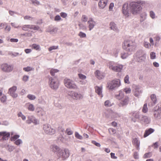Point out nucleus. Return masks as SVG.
Returning a JSON list of instances; mask_svg holds the SVG:
<instances>
[{"label": "nucleus", "instance_id": "nucleus-5", "mask_svg": "<svg viewBox=\"0 0 161 161\" xmlns=\"http://www.w3.org/2000/svg\"><path fill=\"white\" fill-rule=\"evenodd\" d=\"M64 83L65 86L69 89L74 90L78 89V86L74 81L65 78L64 80Z\"/></svg>", "mask_w": 161, "mask_h": 161}, {"label": "nucleus", "instance_id": "nucleus-59", "mask_svg": "<svg viewBox=\"0 0 161 161\" xmlns=\"http://www.w3.org/2000/svg\"><path fill=\"white\" fill-rule=\"evenodd\" d=\"M150 17L154 19L155 18V15L153 11H151L150 12Z\"/></svg>", "mask_w": 161, "mask_h": 161}, {"label": "nucleus", "instance_id": "nucleus-62", "mask_svg": "<svg viewBox=\"0 0 161 161\" xmlns=\"http://www.w3.org/2000/svg\"><path fill=\"white\" fill-rule=\"evenodd\" d=\"M60 15L63 18H66L67 16V14L64 12H61L60 13Z\"/></svg>", "mask_w": 161, "mask_h": 161}, {"label": "nucleus", "instance_id": "nucleus-35", "mask_svg": "<svg viewBox=\"0 0 161 161\" xmlns=\"http://www.w3.org/2000/svg\"><path fill=\"white\" fill-rule=\"evenodd\" d=\"M128 53L123 52L121 53V58L123 59H125L129 55Z\"/></svg>", "mask_w": 161, "mask_h": 161}, {"label": "nucleus", "instance_id": "nucleus-28", "mask_svg": "<svg viewBox=\"0 0 161 161\" xmlns=\"http://www.w3.org/2000/svg\"><path fill=\"white\" fill-rule=\"evenodd\" d=\"M115 97L117 99L119 100H121L125 97L124 92L122 91H119V94H116Z\"/></svg>", "mask_w": 161, "mask_h": 161}, {"label": "nucleus", "instance_id": "nucleus-40", "mask_svg": "<svg viewBox=\"0 0 161 161\" xmlns=\"http://www.w3.org/2000/svg\"><path fill=\"white\" fill-rule=\"evenodd\" d=\"M17 115L18 117H20L23 120H25L26 117L22 114L21 112H19Z\"/></svg>", "mask_w": 161, "mask_h": 161}, {"label": "nucleus", "instance_id": "nucleus-11", "mask_svg": "<svg viewBox=\"0 0 161 161\" xmlns=\"http://www.w3.org/2000/svg\"><path fill=\"white\" fill-rule=\"evenodd\" d=\"M13 65L12 64H8L7 63L2 64L1 66V68L2 71L9 73L11 72L13 69Z\"/></svg>", "mask_w": 161, "mask_h": 161}, {"label": "nucleus", "instance_id": "nucleus-48", "mask_svg": "<svg viewBox=\"0 0 161 161\" xmlns=\"http://www.w3.org/2000/svg\"><path fill=\"white\" fill-rule=\"evenodd\" d=\"M131 89L129 88H126L123 90V92H125L126 94L130 93L131 92Z\"/></svg>", "mask_w": 161, "mask_h": 161}, {"label": "nucleus", "instance_id": "nucleus-16", "mask_svg": "<svg viewBox=\"0 0 161 161\" xmlns=\"http://www.w3.org/2000/svg\"><path fill=\"white\" fill-rule=\"evenodd\" d=\"M132 116L131 120L134 122L136 121V119H138L139 120L140 119V113L138 112L133 111L130 113Z\"/></svg>", "mask_w": 161, "mask_h": 161}, {"label": "nucleus", "instance_id": "nucleus-61", "mask_svg": "<svg viewBox=\"0 0 161 161\" xmlns=\"http://www.w3.org/2000/svg\"><path fill=\"white\" fill-rule=\"evenodd\" d=\"M92 143L97 147H100L101 146L100 144L99 143L95 141H92Z\"/></svg>", "mask_w": 161, "mask_h": 161}, {"label": "nucleus", "instance_id": "nucleus-57", "mask_svg": "<svg viewBox=\"0 0 161 161\" xmlns=\"http://www.w3.org/2000/svg\"><path fill=\"white\" fill-rule=\"evenodd\" d=\"M62 19L61 18L59 15H57L54 18V20L55 21H59Z\"/></svg>", "mask_w": 161, "mask_h": 161}, {"label": "nucleus", "instance_id": "nucleus-22", "mask_svg": "<svg viewBox=\"0 0 161 161\" xmlns=\"http://www.w3.org/2000/svg\"><path fill=\"white\" fill-rule=\"evenodd\" d=\"M95 92L97 93L100 97L102 98L103 95L102 93V86H97L95 87Z\"/></svg>", "mask_w": 161, "mask_h": 161}, {"label": "nucleus", "instance_id": "nucleus-34", "mask_svg": "<svg viewBox=\"0 0 161 161\" xmlns=\"http://www.w3.org/2000/svg\"><path fill=\"white\" fill-rule=\"evenodd\" d=\"M6 148L7 150L10 152L13 151L15 149L14 147L12 146H9L8 145L6 147Z\"/></svg>", "mask_w": 161, "mask_h": 161}, {"label": "nucleus", "instance_id": "nucleus-1", "mask_svg": "<svg viewBox=\"0 0 161 161\" xmlns=\"http://www.w3.org/2000/svg\"><path fill=\"white\" fill-rule=\"evenodd\" d=\"M122 47L127 51L131 52L135 49L136 44L134 41L127 39L124 41L122 44Z\"/></svg>", "mask_w": 161, "mask_h": 161}, {"label": "nucleus", "instance_id": "nucleus-2", "mask_svg": "<svg viewBox=\"0 0 161 161\" xmlns=\"http://www.w3.org/2000/svg\"><path fill=\"white\" fill-rule=\"evenodd\" d=\"M143 3V1H140L138 2H132L130 3V8L132 13L133 14H136L139 13L142 9L140 4Z\"/></svg>", "mask_w": 161, "mask_h": 161}, {"label": "nucleus", "instance_id": "nucleus-25", "mask_svg": "<svg viewBox=\"0 0 161 161\" xmlns=\"http://www.w3.org/2000/svg\"><path fill=\"white\" fill-rule=\"evenodd\" d=\"M95 74L96 77L99 80H101L105 77V75L98 70H97L95 72Z\"/></svg>", "mask_w": 161, "mask_h": 161}, {"label": "nucleus", "instance_id": "nucleus-53", "mask_svg": "<svg viewBox=\"0 0 161 161\" xmlns=\"http://www.w3.org/2000/svg\"><path fill=\"white\" fill-rule=\"evenodd\" d=\"M58 48V46H52L48 48V50L51 52L53 50H55L57 49Z\"/></svg>", "mask_w": 161, "mask_h": 161}, {"label": "nucleus", "instance_id": "nucleus-27", "mask_svg": "<svg viewBox=\"0 0 161 161\" xmlns=\"http://www.w3.org/2000/svg\"><path fill=\"white\" fill-rule=\"evenodd\" d=\"M132 142L135 145L136 148L137 150L140 149V141L136 138H135L133 140Z\"/></svg>", "mask_w": 161, "mask_h": 161}, {"label": "nucleus", "instance_id": "nucleus-19", "mask_svg": "<svg viewBox=\"0 0 161 161\" xmlns=\"http://www.w3.org/2000/svg\"><path fill=\"white\" fill-rule=\"evenodd\" d=\"M129 97L127 96H125V97L120 100V102L118 104L119 107H124L127 105L129 102Z\"/></svg>", "mask_w": 161, "mask_h": 161}, {"label": "nucleus", "instance_id": "nucleus-36", "mask_svg": "<svg viewBox=\"0 0 161 161\" xmlns=\"http://www.w3.org/2000/svg\"><path fill=\"white\" fill-rule=\"evenodd\" d=\"M23 70L26 72H29L32 70H33L34 69L30 66H27L26 67H24L23 68Z\"/></svg>", "mask_w": 161, "mask_h": 161}, {"label": "nucleus", "instance_id": "nucleus-10", "mask_svg": "<svg viewBox=\"0 0 161 161\" xmlns=\"http://www.w3.org/2000/svg\"><path fill=\"white\" fill-rule=\"evenodd\" d=\"M43 129L45 133L47 134L53 135L55 133V129L52 128L51 126L48 124L44 125Z\"/></svg>", "mask_w": 161, "mask_h": 161}, {"label": "nucleus", "instance_id": "nucleus-13", "mask_svg": "<svg viewBox=\"0 0 161 161\" xmlns=\"http://www.w3.org/2000/svg\"><path fill=\"white\" fill-rule=\"evenodd\" d=\"M26 123L30 124L31 123H33L35 125L39 124V121L33 115H29L27 117V119L26 121Z\"/></svg>", "mask_w": 161, "mask_h": 161}, {"label": "nucleus", "instance_id": "nucleus-49", "mask_svg": "<svg viewBox=\"0 0 161 161\" xmlns=\"http://www.w3.org/2000/svg\"><path fill=\"white\" fill-rule=\"evenodd\" d=\"M129 77L128 75H127L125 77L124 80L125 83L129 84L130 81H129Z\"/></svg>", "mask_w": 161, "mask_h": 161}, {"label": "nucleus", "instance_id": "nucleus-63", "mask_svg": "<svg viewBox=\"0 0 161 161\" xmlns=\"http://www.w3.org/2000/svg\"><path fill=\"white\" fill-rule=\"evenodd\" d=\"M9 14L11 16H14V14H19L16 12H15L14 11L9 10L8 12Z\"/></svg>", "mask_w": 161, "mask_h": 161}, {"label": "nucleus", "instance_id": "nucleus-31", "mask_svg": "<svg viewBox=\"0 0 161 161\" xmlns=\"http://www.w3.org/2000/svg\"><path fill=\"white\" fill-rule=\"evenodd\" d=\"M25 106L28 110L31 111H33L35 110V107L34 105L30 103H28L25 104Z\"/></svg>", "mask_w": 161, "mask_h": 161}, {"label": "nucleus", "instance_id": "nucleus-42", "mask_svg": "<svg viewBox=\"0 0 161 161\" xmlns=\"http://www.w3.org/2000/svg\"><path fill=\"white\" fill-rule=\"evenodd\" d=\"M32 47L33 48L36 49V50H40V46L37 45L36 44H33L32 45Z\"/></svg>", "mask_w": 161, "mask_h": 161}, {"label": "nucleus", "instance_id": "nucleus-43", "mask_svg": "<svg viewBox=\"0 0 161 161\" xmlns=\"http://www.w3.org/2000/svg\"><path fill=\"white\" fill-rule=\"evenodd\" d=\"M75 137L77 139L81 140L83 138L82 136L80 135L78 132H76L75 133Z\"/></svg>", "mask_w": 161, "mask_h": 161}, {"label": "nucleus", "instance_id": "nucleus-60", "mask_svg": "<svg viewBox=\"0 0 161 161\" xmlns=\"http://www.w3.org/2000/svg\"><path fill=\"white\" fill-rule=\"evenodd\" d=\"M29 76L26 75H24L23 78V80L25 82L29 80Z\"/></svg>", "mask_w": 161, "mask_h": 161}, {"label": "nucleus", "instance_id": "nucleus-12", "mask_svg": "<svg viewBox=\"0 0 161 161\" xmlns=\"http://www.w3.org/2000/svg\"><path fill=\"white\" fill-rule=\"evenodd\" d=\"M153 116L155 119H161V106L157 105L153 109Z\"/></svg>", "mask_w": 161, "mask_h": 161}, {"label": "nucleus", "instance_id": "nucleus-33", "mask_svg": "<svg viewBox=\"0 0 161 161\" xmlns=\"http://www.w3.org/2000/svg\"><path fill=\"white\" fill-rule=\"evenodd\" d=\"M120 48H115L114 49L113 51V55L115 57L118 56V54L119 52L120 51Z\"/></svg>", "mask_w": 161, "mask_h": 161}, {"label": "nucleus", "instance_id": "nucleus-14", "mask_svg": "<svg viewBox=\"0 0 161 161\" xmlns=\"http://www.w3.org/2000/svg\"><path fill=\"white\" fill-rule=\"evenodd\" d=\"M17 89V86H14L9 89L8 93L12 97L16 98L18 96V94L16 93Z\"/></svg>", "mask_w": 161, "mask_h": 161}, {"label": "nucleus", "instance_id": "nucleus-39", "mask_svg": "<svg viewBox=\"0 0 161 161\" xmlns=\"http://www.w3.org/2000/svg\"><path fill=\"white\" fill-rule=\"evenodd\" d=\"M27 97L30 100H34L36 98L35 96L31 94L28 95Z\"/></svg>", "mask_w": 161, "mask_h": 161}, {"label": "nucleus", "instance_id": "nucleus-64", "mask_svg": "<svg viewBox=\"0 0 161 161\" xmlns=\"http://www.w3.org/2000/svg\"><path fill=\"white\" fill-rule=\"evenodd\" d=\"M114 3H110L109 6V11H111L114 7Z\"/></svg>", "mask_w": 161, "mask_h": 161}, {"label": "nucleus", "instance_id": "nucleus-23", "mask_svg": "<svg viewBox=\"0 0 161 161\" xmlns=\"http://www.w3.org/2000/svg\"><path fill=\"white\" fill-rule=\"evenodd\" d=\"M109 0H100L98 3L99 8L101 9L104 8L107 5Z\"/></svg>", "mask_w": 161, "mask_h": 161}, {"label": "nucleus", "instance_id": "nucleus-6", "mask_svg": "<svg viewBox=\"0 0 161 161\" xmlns=\"http://www.w3.org/2000/svg\"><path fill=\"white\" fill-rule=\"evenodd\" d=\"M48 82L49 86L52 89L56 90L58 88L59 82L56 77H49Z\"/></svg>", "mask_w": 161, "mask_h": 161}, {"label": "nucleus", "instance_id": "nucleus-51", "mask_svg": "<svg viewBox=\"0 0 161 161\" xmlns=\"http://www.w3.org/2000/svg\"><path fill=\"white\" fill-rule=\"evenodd\" d=\"M108 131L110 134L113 135L115 134L116 132V130L112 128H109Z\"/></svg>", "mask_w": 161, "mask_h": 161}, {"label": "nucleus", "instance_id": "nucleus-30", "mask_svg": "<svg viewBox=\"0 0 161 161\" xmlns=\"http://www.w3.org/2000/svg\"><path fill=\"white\" fill-rule=\"evenodd\" d=\"M57 30L58 28H57L49 27L47 29V32H49L51 34H54L57 32Z\"/></svg>", "mask_w": 161, "mask_h": 161}, {"label": "nucleus", "instance_id": "nucleus-26", "mask_svg": "<svg viewBox=\"0 0 161 161\" xmlns=\"http://www.w3.org/2000/svg\"><path fill=\"white\" fill-rule=\"evenodd\" d=\"M110 28L111 30L118 32L119 30L116 24L114 22H112L109 24Z\"/></svg>", "mask_w": 161, "mask_h": 161}, {"label": "nucleus", "instance_id": "nucleus-37", "mask_svg": "<svg viewBox=\"0 0 161 161\" xmlns=\"http://www.w3.org/2000/svg\"><path fill=\"white\" fill-rule=\"evenodd\" d=\"M59 70L56 69H52L50 71V73L51 75L53 76H54L55 75V73H58Z\"/></svg>", "mask_w": 161, "mask_h": 161}, {"label": "nucleus", "instance_id": "nucleus-24", "mask_svg": "<svg viewBox=\"0 0 161 161\" xmlns=\"http://www.w3.org/2000/svg\"><path fill=\"white\" fill-rule=\"evenodd\" d=\"M87 23L89 25V30L91 31L94 27L95 25L96 22L94 21L93 19L92 18H90L87 22Z\"/></svg>", "mask_w": 161, "mask_h": 161}, {"label": "nucleus", "instance_id": "nucleus-45", "mask_svg": "<svg viewBox=\"0 0 161 161\" xmlns=\"http://www.w3.org/2000/svg\"><path fill=\"white\" fill-rule=\"evenodd\" d=\"M19 137V135H15L11 138V140L12 141H15Z\"/></svg>", "mask_w": 161, "mask_h": 161}, {"label": "nucleus", "instance_id": "nucleus-46", "mask_svg": "<svg viewBox=\"0 0 161 161\" xmlns=\"http://www.w3.org/2000/svg\"><path fill=\"white\" fill-rule=\"evenodd\" d=\"M22 141L20 139H18L15 141L14 142V144L17 146H19L20 144H22Z\"/></svg>", "mask_w": 161, "mask_h": 161}, {"label": "nucleus", "instance_id": "nucleus-56", "mask_svg": "<svg viewBox=\"0 0 161 161\" xmlns=\"http://www.w3.org/2000/svg\"><path fill=\"white\" fill-rule=\"evenodd\" d=\"M79 36L81 37L84 38L86 36V34L83 32H80L79 34Z\"/></svg>", "mask_w": 161, "mask_h": 161}, {"label": "nucleus", "instance_id": "nucleus-32", "mask_svg": "<svg viewBox=\"0 0 161 161\" xmlns=\"http://www.w3.org/2000/svg\"><path fill=\"white\" fill-rule=\"evenodd\" d=\"M50 148V150L54 152H56L59 151V148L58 146L55 145H51Z\"/></svg>", "mask_w": 161, "mask_h": 161}, {"label": "nucleus", "instance_id": "nucleus-21", "mask_svg": "<svg viewBox=\"0 0 161 161\" xmlns=\"http://www.w3.org/2000/svg\"><path fill=\"white\" fill-rule=\"evenodd\" d=\"M0 135L3 136L2 138L1 139V141H6L8 139L10 136V133L6 131H2L0 132Z\"/></svg>", "mask_w": 161, "mask_h": 161}, {"label": "nucleus", "instance_id": "nucleus-44", "mask_svg": "<svg viewBox=\"0 0 161 161\" xmlns=\"http://www.w3.org/2000/svg\"><path fill=\"white\" fill-rule=\"evenodd\" d=\"M78 76L80 79L82 80H84L86 78V75L80 73L78 74Z\"/></svg>", "mask_w": 161, "mask_h": 161}, {"label": "nucleus", "instance_id": "nucleus-52", "mask_svg": "<svg viewBox=\"0 0 161 161\" xmlns=\"http://www.w3.org/2000/svg\"><path fill=\"white\" fill-rule=\"evenodd\" d=\"M65 133L69 135H71L73 134V132L70 128H67L66 130Z\"/></svg>", "mask_w": 161, "mask_h": 161}, {"label": "nucleus", "instance_id": "nucleus-54", "mask_svg": "<svg viewBox=\"0 0 161 161\" xmlns=\"http://www.w3.org/2000/svg\"><path fill=\"white\" fill-rule=\"evenodd\" d=\"M88 18L85 15H83L82 16L81 20L83 22H86L87 21Z\"/></svg>", "mask_w": 161, "mask_h": 161}, {"label": "nucleus", "instance_id": "nucleus-17", "mask_svg": "<svg viewBox=\"0 0 161 161\" xmlns=\"http://www.w3.org/2000/svg\"><path fill=\"white\" fill-rule=\"evenodd\" d=\"M151 101L148 103V106L152 107L156 103L157 98L156 95L155 94H152L150 96Z\"/></svg>", "mask_w": 161, "mask_h": 161}, {"label": "nucleus", "instance_id": "nucleus-9", "mask_svg": "<svg viewBox=\"0 0 161 161\" xmlns=\"http://www.w3.org/2000/svg\"><path fill=\"white\" fill-rule=\"evenodd\" d=\"M69 151L68 149L61 150L58 153L57 157L58 159L64 160L69 157Z\"/></svg>", "mask_w": 161, "mask_h": 161}, {"label": "nucleus", "instance_id": "nucleus-38", "mask_svg": "<svg viewBox=\"0 0 161 161\" xmlns=\"http://www.w3.org/2000/svg\"><path fill=\"white\" fill-rule=\"evenodd\" d=\"M148 110L147 107V103H145L143 105L142 108V112L144 113H146L147 112Z\"/></svg>", "mask_w": 161, "mask_h": 161}, {"label": "nucleus", "instance_id": "nucleus-55", "mask_svg": "<svg viewBox=\"0 0 161 161\" xmlns=\"http://www.w3.org/2000/svg\"><path fill=\"white\" fill-rule=\"evenodd\" d=\"M32 3L34 5H39L40 4V2L37 0H31Z\"/></svg>", "mask_w": 161, "mask_h": 161}, {"label": "nucleus", "instance_id": "nucleus-7", "mask_svg": "<svg viewBox=\"0 0 161 161\" xmlns=\"http://www.w3.org/2000/svg\"><path fill=\"white\" fill-rule=\"evenodd\" d=\"M120 85V80L115 79L108 83V87L110 89L113 90L118 88Z\"/></svg>", "mask_w": 161, "mask_h": 161}, {"label": "nucleus", "instance_id": "nucleus-4", "mask_svg": "<svg viewBox=\"0 0 161 161\" xmlns=\"http://www.w3.org/2000/svg\"><path fill=\"white\" fill-rule=\"evenodd\" d=\"M135 56V59L137 62H141L146 60V54L143 50H140L137 51Z\"/></svg>", "mask_w": 161, "mask_h": 161}, {"label": "nucleus", "instance_id": "nucleus-41", "mask_svg": "<svg viewBox=\"0 0 161 161\" xmlns=\"http://www.w3.org/2000/svg\"><path fill=\"white\" fill-rule=\"evenodd\" d=\"M112 104L110 101L107 100L104 102V105L107 107H110L112 106Z\"/></svg>", "mask_w": 161, "mask_h": 161}, {"label": "nucleus", "instance_id": "nucleus-8", "mask_svg": "<svg viewBox=\"0 0 161 161\" xmlns=\"http://www.w3.org/2000/svg\"><path fill=\"white\" fill-rule=\"evenodd\" d=\"M68 96L70 100L73 99L79 100L82 98L83 97V96L81 94L78 93L74 91L69 92L68 93Z\"/></svg>", "mask_w": 161, "mask_h": 161}, {"label": "nucleus", "instance_id": "nucleus-50", "mask_svg": "<svg viewBox=\"0 0 161 161\" xmlns=\"http://www.w3.org/2000/svg\"><path fill=\"white\" fill-rule=\"evenodd\" d=\"M152 155V153L150 152H149L146 153L144 155V158H150Z\"/></svg>", "mask_w": 161, "mask_h": 161}, {"label": "nucleus", "instance_id": "nucleus-15", "mask_svg": "<svg viewBox=\"0 0 161 161\" xmlns=\"http://www.w3.org/2000/svg\"><path fill=\"white\" fill-rule=\"evenodd\" d=\"M129 10L130 8L129 7L128 3H124L122 6V11L123 13L126 17H128L129 16Z\"/></svg>", "mask_w": 161, "mask_h": 161}, {"label": "nucleus", "instance_id": "nucleus-18", "mask_svg": "<svg viewBox=\"0 0 161 161\" xmlns=\"http://www.w3.org/2000/svg\"><path fill=\"white\" fill-rule=\"evenodd\" d=\"M139 121L142 123L148 124L150 122V119L147 116L141 115Z\"/></svg>", "mask_w": 161, "mask_h": 161}, {"label": "nucleus", "instance_id": "nucleus-29", "mask_svg": "<svg viewBox=\"0 0 161 161\" xmlns=\"http://www.w3.org/2000/svg\"><path fill=\"white\" fill-rule=\"evenodd\" d=\"M154 131V130L152 128H150L146 130L144 135V137H146Z\"/></svg>", "mask_w": 161, "mask_h": 161}, {"label": "nucleus", "instance_id": "nucleus-47", "mask_svg": "<svg viewBox=\"0 0 161 161\" xmlns=\"http://www.w3.org/2000/svg\"><path fill=\"white\" fill-rule=\"evenodd\" d=\"M150 57L152 59H155L156 57L155 53L154 52H151L150 53Z\"/></svg>", "mask_w": 161, "mask_h": 161}, {"label": "nucleus", "instance_id": "nucleus-20", "mask_svg": "<svg viewBox=\"0 0 161 161\" xmlns=\"http://www.w3.org/2000/svg\"><path fill=\"white\" fill-rule=\"evenodd\" d=\"M133 94L136 97H138L142 93V90L141 87L136 86L133 90Z\"/></svg>", "mask_w": 161, "mask_h": 161}, {"label": "nucleus", "instance_id": "nucleus-58", "mask_svg": "<svg viewBox=\"0 0 161 161\" xmlns=\"http://www.w3.org/2000/svg\"><path fill=\"white\" fill-rule=\"evenodd\" d=\"M6 96L5 95H3L1 98V102L3 103L5 102L6 101Z\"/></svg>", "mask_w": 161, "mask_h": 161}, {"label": "nucleus", "instance_id": "nucleus-3", "mask_svg": "<svg viewBox=\"0 0 161 161\" xmlns=\"http://www.w3.org/2000/svg\"><path fill=\"white\" fill-rule=\"evenodd\" d=\"M107 66L110 69L116 72H121L123 67V65L117 64L112 61L109 62Z\"/></svg>", "mask_w": 161, "mask_h": 161}]
</instances>
